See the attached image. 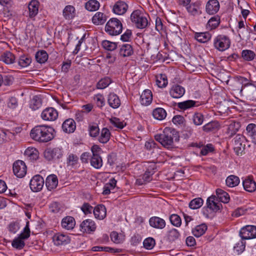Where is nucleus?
Returning <instances> with one entry per match:
<instances>
[{
  "label": "nucleus",
  "mask_w": 256,
  "mask_h": 256,
  "mask_svg": "<svg viewBox=\"0 0 256 256\" xmlns=\"http://www.w3.org/2000/svg\"><path fill=\"white\" fill-rule=\"evenodd\" d=\"M54 129L46 125H38L34 126L30 131V136L34 140L46 142L54 138Z\"/></svg>",
  "instance_id": "f257e3e1"
},
{
  "label": "nucleus",
  "mask_w": 256,
  "mask_h": 256,
  "mask_svg": "<svg viewBox=\"0 0 256 256\" xmlns=\"http://www.w3.org/2000/svg\"><path fill=\"white\" fill-rule=\"evenodd\" d=\"M176 132L170 128H166L162 132L154 136L155 140L168 149L174 146V138L176 139Z\"/></svg>",
  "instance_id": "f03ea898"
},
{
  "label": "nucleus",
  "mask_w": 256,
  "mask_h": 256,
  "mask_svg": "<svg viewBox=\"0 0 256 256\" xmlns=\"http://www.w3.org/2000/svg\"><path fill=\"white\" fill-rule=\"evenodd\" d=\"M130 20L138 28H146L148 24L147 18L139 10H135L132 12L130 16Z\"/></svg>",
  "instance_id": "7ed1b4c3"
},
{
  "label": "nucleus",
  "mask_w": 256,
  "mask_h": 256,
  "mask_svg": "<svg viewBox=\"0 0 256 256\" xmlns=\"http://www.w3.org/2000/svg\"><path fill=\"white\" fill-rule=\"evenodd\" d=\"M122 26L120 21L116 18H110L106 23L105 30L109 34L116 36L122 32Z\"/></svg>",
  "instance_id": "20e7f679"
},
{
  "label": "nucleus",
  "mask_w": 256,
  "mask_h": 256,
  "mask_svg": "<svg viewBox=\"0 0 256 256\" xmlns=\"http://www.w3.org/2000/svg\"><path fill=\"white\" fill-rule=\"evenodd\" d=\"M30 230L29 228V222L28 221L26 226L18 238H15L12 243V246L18 250H22L25 246L24 240L28 238L30 236Z\"/></svg>",
  "instance_id": "39448f33"
},
{
  "label": "nucleus",
  "mask_w": 256,
  "mask_h": 256,
  "mask_svg": "<svg viewBox=\"0 0 256 256\" xmlns=\"http://www.w3.org/2000/svg\"><path fill=\"white\" fill-rule=\"evenodd\" d=\"M230 41L228 36L223 34L218 35L214 40V48L220 51H224L230 46Z\"/></svg>",
  "instance_id": "423d86ee"
},
{
  "label": "nucleus",
  "mask_w": 256,
  "mask_h": 256,
  "mask_svg": "<svg viewBox=\"0 0 256 256\" xmlns=\"http://www.w3.org/2000/svg\"><path fill=\"white\" fill-rule=\"evenodd\" d=\"M239 235L242 240L256 238V226L250 225L246 226L240 229Z\"/></svg>",
  "instance_id": "0eeeda50"
},
{
  "label": "nucleus",
  "mask_w": 256,
  "mask_h": 256,
  "mask_svg": "<svg viewBox=\"0 0 256 256\" xmlns=\"http://www.w3.org/2000/svg\"><path fill=\"white\" fill-rule=\"evenodd\" d=\"M245 138L240 134H237L234 138V151L238 156L242 154L245 149Z\"/></svg>",
  "instance_id": "6e6552de"
},
{
  "label": "nucleus",
  "mask_w": 256,
  "mask_h": 256,
  "mask_svg": "<svg viewBox=\"0 0 256 256\" xmlns=\"http://www.w3.org/2000/svg\"><path fill=\"white\" fill-rule=\"evenodd\" d=\"M44 180L40 175L34 176L30 180V186L31 190L34 192L40 191L43 188Z\"/></svg>",
  "instance_id": "1a4fd4ad"
},
{
  "label": "nucleus",
  "mask_w": 256,
  "mask_h": 256,
  "mask_svg": "<svg viewBox=\"0 0 256 256\" xmlns=\"http://www.w3.org/2000/svg\"><path fill=\"white\" fill-rule=\"evenodd\" d=\"M13 172L17 177L23 178L26 173L25 163L20 160L15 162L13 164Z\"/></svg>",
  "instance_id": "9d476101"
},
{
  "label": "nucleus",
  "mask_w": 256,
  "mask_h": 256,
  "mask_svg": "<svg viewBox=\"0 0 256 256\" xmlns=\"http://www.w3.org/2000/svg\"><path fill=\"white\" fill-rule=\"evenodd\" d=\"M62 156V151L58 148H47L44 152V156L48 160L60 158Z\"/></svg>",
  "instance_id": "9b49d317"
},
{
  "label": "nucleus",
  "mask_w": 256,
  "mask_h": 256,
  "mask_svg": "<svg viewBox=\"0 0 256 256\" xmlns=\"http://www.w3.org/2000/svg\"><path fill=\"white\" fill-rule=\"evenodd\" d=\"M58 116V112L53 108H48L44 109L41 114V118L44 120L54 121Z\"/></svg>",
  "instance_id": "f8f14e48"
},
{
  "label": "nucleus",
  "mask_w": 256,
  "mask_h": 256,
  "mask_svg": "<svg viewBox=\"0 0 256 256\" xmlns=\"http://www.w3.org/2000/svg\"><path fill=\"white\" fill-rule=\"evenodd\" d=\"M53 242L56 246H64L70 241L69 236L65 234L57 233L55 234L52 237Z\"/></svg>",
  "instance_id": "ddd939ff"
},
{
  "label": "nucleus",
  "mask_w": 256,
  "mask_h": 256,
  "mask_svg": "<svg viewBox=\"0 0 256 256\" xmlns=\"http://www.w3.org/2000/svg\"><path fill=\"white\" fill-rule=\"evenodd\" d=\"M80 230L84 232L90 233L96 229L95 222L92 220H84L80 225Z\"/></svg>",
  "instance_id": "4468645a"
},
{
  "label": "nucleus",
  "mask_w": 256,
  "mask_h": 256,
  "mask_svg": "<svg viewBox=\"0 0 256 256\" xmlns=\"http://www.w3.org/2000/svg\"><path fill=\"white\" fill-rule=\"evenodd\" d=\"M169 92L172 98H179L184 95L185 89L181 86L174 84L172 86Z\"/></svg>",
  "instance_id": "2eb2a0df"
},
{
  "label": "nucleus",
  "mask_w": 256,
  "mask_h": 256,
  "mask_svg": "<svg viewBox=\"0 0 256 256\" xmlns=\"http://www.w3.org/2000/svg\"><path fill=\"white\" fill-rule=\"evenodd\" d=\"M220 9V4L218 0H209L206 6V12L209 14H216Z\"/></svg>",
  "instance_id": "dca6fc26"
},
{
  "label": "nucleus",
  "mask_w": 256,
  "mask_h": 256,
  "mask_svg": "<svg viewBox=\"0 0 256 256\" xmlns=\"http://www.w3.org/2000/svg\"><path fill=\"white\" fill-rule=\"evenodd\" d=\"M150 225L155 228L163 229L166 225L165 220L158 216H152L149 220Z\"/></svg>",
  "instance_id": "f3484780"
},
{
  "label": "nucleus",
  "mask_w": 256,
  "mask_h": 256,
  "mask_svg": "<svg viewBox=\"0 0 256 256\" xmlns=\"http://www.w3.org/2000/svg\"><path fill=\"white\" fill-rule=\"evenodd\" d=\"M40 3L37 0H32L28 4V16L33 19L38 14Z\"/></svg>",
  "instance_id": "a211bd4d"
},
{
  "label": "nucleus",
  "mask_w": 256,
  "mask_h": 256,
  "mask_svg": "<svg viewBox=\"0 0 256 256\" xmlns=\"http://www.w3.org/2000/svg\"><path fill=\"white\" fill-rule=\"evenodd\" d=\"M128 6L122 0L117 2L113 7L114 12L118 15L124 14L127 10Z\"/></svg>",
  "instance_id": "6ab92c4d"
},
{
  "label": "nucleus",
  "mask_w": 256,
  "mask_h": 256,
  "mask_svg": "<svg viewBox=\"0 0 256 256\" xmlns=\"http://www.w3.org/2000/svg\"><path fill=\"white\" fill-rule=\"evenodd\" d=\"M76 128V122L72 118L66 120L62 124V128L63 130L67 133L73 132Z\"/></svg>",
  "instance_id": "aec40b11"
},
{
  "label": "nucleus",
  "mask_w": 256,
  "mask_h": 256,
  "mask_svg": "<svg viewBox=\"0 0 256 256\" xmlns=\"http://www.w3.org/2000/svg\"><path fill=\"white\" fill-rule=\"evenodd\" d=\"M93 212L96 218L103 220L106 215V208L103 204H100L94 208Z\"/></svg>",
  "instance_id": "412c9836"
},
{
  "label": "nucleus",
  "mask_w": 256,
  "mask_h": 256,
  "mask_svg": "<svg viewBox=\"0 0 256 256\" xmlns=\"http://www.w3.org/2000/svg\"><path fill=\"white\" fill-rule=\"evenodd\" d=\"M108 102L109 106L113 108H117L120 105L119 97L114 93H110L108 96Z\"/></svg>",
  "instance_id": "4be33fe9"
},
{
  "label": "nucleus",
  "mask_w": 256,
  "mask_h": 256,
  "mask_svg": "<svg viewBox=\"0 0 256 256\" xmlns=\"http://www.w3.org/2000/svg\"><path fill=\"white\" fill-rule=\"evenodd\" d=\"M58 184V180L54 174L48 176L46 180V186L49 190L55 188Z\"/></svg>",
  "instance_id": "5701e85b"
},
{
  "label": "nucleus",
  "mask_w": 256,
  "mask_h": 256,
  "mask_svg": "<svg viewBox=\"0 0 256 256\" xmlns=\"http://www.w3.org/2000/svg\"><path fill=\"white\" fill-rule=\"evenodd\" d=\"M107 16L106 14L101 12H96L92 18V22L96 25H102L106 22Z\"/></svg>",
  "instance_id": "b1692460"
},
{
  "label": "nucleus",
  "mask_w": 256,
  "mask_h": 256,
  "mask_svg": "<svg viewBox=\"0 0 256 256\" xmlns=\"http://www.w3.org/2000/svg\"><path fill=\"white\" fill-rule=\"evenodd\" d=\"M152 92L149 90H144L140 96V102L142 105L150 104L152 102Z\"/></svg>",
  "instance_id": "393cba45"
},
{
  "label": "nucleus",
  "mask_w": 256,
  "mask_h": 256,
  "mask_svg": "<svg viewBox=\"0 0 256 256\" xmlns=\"http://www.w3.org/2000/svg\"><path fill=\"white\" fill-rule=\"evenodd\" d=\"M76 224L74 218L70 216H66L62 221V226L68 230H72Z\"/></svg>",
  "instance_id": "a878e982"
},
{
  "label": "nucleus",
  "mask_w": 256,
  "mask_h": 256,
  "mask_svg": "<svg viewBox=\"0 0 256 256\" xmlns=\"http://www.w3.org/2000/svg\"><path fill=\"white\" fill-rule=\"evenodd\" d=\"M242 184L244 190L248 192H254L256 190V182L250 178H246Z\"/></svg>",
  "instance_id": "bb28decb"
},
{
  "label": "nucleus",
  "mask_w": 256,
  "mask_h": 256,
  "mask_svg": "<svg viewBox=\"0 0 256 256\" xmlns=\"http://www.w3.org/2000/svg\"><path fill=\"white\" fill-rule=\"evenodd\" d=\"M216 196H210L206 200L207 207L213 211L216 212L220 210V204L217 203L216 202Z\"/></svg>",
  "instance_id": "cd10ccee"
},
{
  "label": "nucleus",
  "mask_w": 256,
  "mask_h": 256,
  "mask_svg": "<svg viewBox=\"0 0 256 256\" xmlns=\"http://www.w3.org/2000/svg\"><path fill=\"white\" fill-rule=\"evenodd\" d=\"M201 3L199 1H196L194 2H192L189 4L186 8L188 13L192 16H196L200 13V8Z\"/></svg>",
  "instance_id": "c85d7f7f"
},
{
  "label": "nucleus",
  "mask_w": 256,
  "mask_h": 256,
  "mask_svg": "<svg viewBox=\"0 0 256 256\" xmlns=\"http://www.w3.org/2000/svg\"><path fill=\"white\" fill-rule=\"evenodd\" d=\"M198 102L192 100H187L177 104L178 107L182 110H186L194 106H198Z\"/></svg>",
  "instance_id": "c756f323"
},
{
  "label": "nucleus",
  "mask_w": 256,
  "mask_h": 256,
  "mask_svg": "<svg viewBox=\"0 0 256 256\" xmlns=\"http://www.w3.org/2000/svg\"><path fill=\"white\" fill-rule=\"evenodd\" d=\"M220 23V18L216 16L211 18L206 24V29L211 30L216 28Z\"/></svg>",
  "instance_id": "7c9ffc66"
},
{
  "label": "nucleus",
  "mask_w": 256,
  "mask_h": 256,
  "mask_svg": "<svg viewBox=\"0 0 256 256\" xmlns=\"http://www.w3.org/2000/svg\"><path fill=\"white\" fill-rule=\"evenodd\" d=\"M110 136V130L106 128H103L100 134V136L98 137V140L102 144H106L108 142Z\"/></svg>",
  "instance_id": "2f4dec72"
},
{
  "label": "nucleus",
  "mask_w": 256,
  "mask_h": 256,
  "mask_svg": "<svg viewBox=\"0 0 256 256\" xmlns=\"http://www.w3.org/2000/svg\"><path fill=\"white\" fill-rule=\"evenodd\" d=\"M212 37V35L208 32H196L194 34V38L199 42L204 43L208 42Z\"/></svg>",
  "instance_id": "473e14b6"
},
{
  "label": "nucleus",
  "mask_w": 256,
  "mask_h": 256,
  "mask_svg": "<svg viewBox=\"0 0 256 256\" xmlns=\"http://www.w3.org/2000/svg\"><path fill=\"white\" fill-rule=\"evenodd\" d=\"M15 56L9 51L5 52L0 57V60L6 64H13L15 61Z\"/></svg>",
  "instance_id": "72a5a7b5"
},
{
  "label": "nucleus",
  "mask_w": 256,
  "mask_h": 256,
  "mask_svg": "<svg viewBox=\"0 0 256 256\" xmlns=\"http://www.w3.org/2000/svg\"><path fill=\"white\" fill-rule=\"evenodd\" d=\"M248 136L250 137L252 142L256 144V124H250L246 128Z\"/></svg>",
  "instance_id": "f704fd0d"
},
{
  "label": "nucleus",
  "mask_w": 256,
  "mask_h": 256,
  "mask_svg": "<svg viewBox=\"0 0 256 256\" xmlns=\"http://www.w3.org/2000/svg\"><path fill=\"white\" fill-rule=\"evenodd\" d=\"M119 53L123 57L128 56L133 53L132 46L129 44H124L121 46Z\"/></svg>",
  "instance_id": "c9c22d12"
},
{
  "label": "nucleus",
  "mask_w": 256,
  "mask_h": 256,
  "mask_svg": "<svg viewBox=\"0 0 256 256\" xmlns=\"http://www.w3.org/2000/svg\"><path fill=\"white\" fill-rule=\"evenodd\" d=\"M100 6V2L96 0H89L85 4V8L90 12L97 10Z\"/></svg>",
  "instance_id": "e433bc0d"
},
{
  "label": "nucleus",
  "mask_w": 256,
  "mask_h": 256,
  "mask_svg": "<svg viewBox=\"0 0 256 256\" xmlns=\"http://www.w3.org/2000/svg\"><path fill=\"white\" fill-rule=\"evenodd\" d=\"M90 162L91 166L96 169L100 168L102 166V160L100 156H92Z\"/></svg>",
  "instance_id": "4c0bfd02"
},
{
  "label": "nucleus",
  "mask_w": 256,
  "mask_h": 256,
  "mask_svg": "<svg viewBox=\"0 0 256 256\" xmlns=\"http://www.w3.org/2000/svg\"><path fill=\"white\" fill-rule=\"evenodd\" d=\"M74 8L70 5L66 6L63 10V16L66 19L70 20L74 16Z\"/></svg>",
  "instance_id": "58836bf2"
},
{
  "label": "nucleus",
  "mask_w": 256,
  "mask_h": 256,
  "mask_svg": "<svg viewBox=\"0 0 256 256\" xmlns=\"http://www.w3.org/2000/svg\"><path fill=\"white\" fill-rule=\"evenodd\" d=\"M78 162V157L75 154H68L66 158V164L67 166L74 167Z\"/></svg>",
  "instance_id": "ea45409f"
},
{
  "label": "nucleus",
  "mask_w": 256,
  "mask_h": 256,
  "mask_svg": "<svg viewBox=\"0 0 256 256\" xmlns=\"http://www.w3.org/2000/svg\"><path fill=\"white\" fill-rule=\"evenodd\" d=\"M216 194L220 201L224 203H228L230 200V196L226 192L222 189L218 188Z\"/></svg>",
  "instance_id": "a19ab883"
},
{
  "label": "nucleus",
  "mask_w": 256,
  "mask_h": 256,
  "mask_svg": "<svg viewBox=\"0 0 256 256\" xmlns=\"http://www.w3.org/2000/svg\"><path fill=\"white\" fill-rule=\"evenodd\" d=\"M207 230V226L205 224L197 226L192 230L193 234L196 237H200L203 235Z\"/></svg>",
  "instance_id": "79ce46f5"
},
{
  "label": "nucleus",
  "mask_w": 256,
  "mask_h": 256,
  "mask_svg": "<svg viewBox=\"0 0 256 256\" xmlns=\"http://www.w3.org/2000/svg\"><path fill=\"white\" fill-rule=\"evenodd\" d=\"M35 58L38 62L43 64L48 60V54L45 50H40L36 52Z\"/></svg>",
  "instance_id": "37998d69"
},
{
  "label": "nucleus",
  "mask_w": 256,
  "mask_h": 256,
  "mask_svg": "<svg viewBox=\"0 0 256 256\" xmlns=\"http://www.w3.org/2000/svg\"><path fill=\"white\" fill-rule=\"evenodd\" d=\"M88 131L91 137L96 138L100 134L98 126L96 123H92L88 125Z\"/></svg>",
  "instance_id": "c03bdc74"
},
{
  "label": "nucleus",
  "mask_w": 256,
  "mask_h": 256,
  "mask_svg": "<svg viewBox=\"0 0 256 256\" xmlns=\"http://www.w3.org/2000/svg\"><path fill=\"white\" fill-rule=\"evenodd\" d=\"M226 182L227 186L233 188L239 184L240 179L236 176L230 175L226 178Z\"/></svg>",
  "instance_id": "a18cd8bd"
},
{
  "label": "nucleus",
  "mask_w": 256,
  "mask_h": 256,
  "mask_svg": "<svg viewBox=\"0 0 256 256\" xmlns=\"http://www.w3.org/2000/svg\"><path fill=\"white\" fill-rule=\"evenodd\" d=\"M152 115L156 119L162 120L166 117V113L164 108H158L154 110Z\"/></svg>",
  "instance_id": "49530a36"
},
{
  "label": "nucleus",
  "mask_w": 256,
  "mask_h": 256,
  "mask_svg": "<svg viewBox=\"0 0 256 256\" xmlns=\"http://www.w3.org/2000/svg\"><path fill=\"white\" fill-rule=\"evenodd\" d=\"M180 234L178 230L176 228H172L167 232V239L169 242H172L178 239Z\"/></svg>",
  "instance_id": "de8ad7c7"
},
{
  "label": "nucleus",
  "mask_w": 256,
  "mask_h": 256,
  "mask_svg": "<svg viewBox=\"0 0 256 256\" xmlns=\"http://www.w3.org/2000/svg\"><path fill=\"white\" fill-rule=\"evenodd\" d=\"M42 106V100L38 96H34L30 100V108L34 110L39 108Z\"/></svg>",
  "instance_id": "09e8293b"
},
{
  "label": "nucleus",
  "mask_w": 256,
  "mask_h": 256,
  "mask_svg": "<svg viewBox=\"0 0 256 256\" xmlns=\"http://www.w3.org/2000/svg\"><path fill=\"white\" fill-rule=\"evenodd\" d=\"M32 62L30 56L26 55L21 56L18 60V64L22 68L28 66Z\"/></svg>",
  "instance_id": "8fccbe9b"
},
{
  "label": "nucleus",
  "mask_w": 256,
  "mask_h": 256,
  "mask_svg": "<svg viewBox=\"0 0 256 256\" xmlns=\"http://www.w3.org/2000/svg\"><path fill=\"white\" fill-rule=\"evenodd\" d=\"M203 202L204 200L202 198H196L190 201L189 204V207L193 210L198 209L202 206Z\"/></svg>",
  "instance_id": "3c124183"
},
{
  "label": "nucleus",
  "mask_w": 256,
  "mask_h": 256,
  "mask_svg": "<svg viewBox=\"0 0 256 256\" xmlns=\"http://www.w3.org/2000/svg\"><path fill=\"white\" fill-rule=\"evenodd\" d=\"M219 128V124L217 122L212 121L203 126V130L208 132L218 129Z\"/></svg>",
  "instance_id": "603ef678"
},
{
  "label": "nucleus",
  "mask_w": 256,
  "mask_h": 256,
  "mask_svg": "<svg viewBox=\"0 0 256 256\" xmlns=\"http://www.w3.org/2000/svg\"><path fill=\"white\" fill-rule=\"evenodd\" d=\"M112 82L110 78L108 77H105L98 81L96 84V88L98 89H104L109 86Z\"/></svg>",
  "instance_id": "864d4df0"
},
{
  "label": "nucleus",
  "mask_w": 256,
  "mask_h": 256,
  "mask_svg": "<svg viewBox=\"0 0 256 256\" xmlns=\"http://www.w3.org/2000/svg\"><path fill=\"white\" fill-rule=\"evenodd\" d=\"M242 56L244 60L250 61L254 59L255 54L251 50H243L242 52Z\"/></svg>",
  "instance_id": "5fc2aeb1"
},
{
  "label": "nucleus",
  "mask_w": 256,
  "mask_h": 256,
  "mask_svg": "<svg viewBox=\"0 0 256 256\" xmlns=\"http://www.w3.org/2000/svg\"><path fill=\"white\" fill-rule=\"evenodd\" d=\"M156 82L158 87H165L168 84V80L166 74H160V76L157 78Z\"/></svg>",
  "instance_id": "6e6d98bb"
},
{
  "label": "nucleus",
  "mask_w": 256,
  "mask_h": 256,
  "mask_svg": "<svg viewBox=\"0 0 256 256\" xmlns=\"http://www.w3.org/2000/svg\"><path fill=\"white\" fill-rule=\"evenodd\" d=\"M171 224L176 227H180L182 224L181 218L176 214H172L170 216Z\"/></svg>",
  "instance_id": "4d7b16f0"
},
{
  "label": "nucleus",
  "mask_w": 256,
  "mask_h": 256,
  "mask_svg": "<svg viewBox=\"0 0 256 256\" xmlns=\"http://www.w3.org/2000/svg\"><path fill=\"white\" fill-rule=\"evenodd\" d=\"M25 154L32 160H36L38 157V152L36 148H28L26 150Z\"/></svg>",
  "instance_id": "13d9d810"
},
{
  "label": "nucleus",
  "mask_w": 256,
  "mask_h": 256,
  "mask_svg": "<svg viewBox=\"0 0 256 256\" xmlns=\"http://www.w3.org/2000/svg\"><path fill=\"white\" fill-rule=\"evenodd\" d=\"M246 242L242 240L236 243L234 248V251L236 252L238 254H242L245 250Z\"/></svg>",
  "instance_id": "bf43d9fd"
},
{
  "label": "nucleus",
  "mask_w": 256,
  "mask_h": 256,
  "mask_svg": "<svg viewBox=\"0 0 256 256\" xmlns=\"http://www.w3.org/2000/svg\"><path fill=\"white\" fill-rule=\"evenodd\" d=\"M102 46L104 49L110 51L114 50L116 48V43L108 40H104L102 42Z\"/></svg>",
  "instance_id": "052dcab7"
},
{
  "label": "nucleus",
  "mask_w": 256,
  "mask_h": 256,
  "mask_svg": "<svg viewBox=\"0 0 256 256\" xmlns=\"http://www.w3.org/2000/svg\"><path fill=\"white\" fill-rule=\"evenodd\" d=\"M193 122L196 126L201 125L204 122V116L201 113H196L193 116Z\"/></svg>",
  "instance_id": "680f3d73"
},
{
  "label": "nucleus",
  "mask_w": 256,
  "mask_h": 256,
  "mask_svg": "<svg viewBox=\"0 0 256 256\" xmlns=\"http://www.w3.org/2000/svg\"><path fill=\"white\" fill-rule=\"evenodd\" d=\"M110 122L116 127L122 129L126 126V124L117 118L114 117L110 120Z\"/></svg>",
  "instance_id": "e2e57ef3"
},
{
  "label": "nucleus",
  "mask_w": 256,
  "mask_h": 256,
  "mask_svg": "<svg viewBox=\"0 0 256 256\" xmlns=\"http://www.w3.org/2000/svg\"><path fill=\"white\" fill-rule=\"evenodd\" d=\"M143 244L145 248L151 250L155 244V240L152 238H148L144 240Z\"/></svg>",
  "instance_id": "0e129e2a"
},
{
  "label": "nucleus",
  "mask_w": 256,
  "mask_h": 256,
  "mask_svg": "<svg viewBox=\"0 0 256 256\" xmlns=\"http://www.w3.org/2000/svg\"><path fill=\"white\" fill-rule=\"evenodd\" d=\"M94 100L98 106L102 108L105 104L104 98L101 94H98L94 97Z\"/></svg>",
  "instance_id": "69168bd1"
},
{
  "label": "nucleus",
  "mask_w": 256,
  "mask_h": 256,
  "mask_svg": "<svg viewBox=\"0 0 256 256\" xmlns=\"http://www.w3.org/2000/svg\"><path fill=\"white\" fill-rule=\"evenodd\" d=\"M94 208L88 203H84L81 207L82 210L85 214H91Z\"/></svg>",
  "instance_id": "338daca9"
},
{
  "label": "nucleus",
  "mask_w": 256,
  "mask_h": 256,
  "mask_svg": "<svg viewBox=\"0 0 256 256\" xmlns=\"http://www.w3.org/2000/svg\"><path fill=\"white\" fill-rule=\"evenodd\" d=\"M239 128L238 123H234V124H230L228 128V133L232 135L236 134V131L238 130Z\"/></svg>",
  "instance_id": "774afa93"
}]
</instances>
